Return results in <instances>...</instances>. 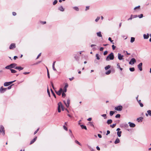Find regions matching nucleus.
<instances>
[{
	"label": "nucleus",
	"instance_id": "nucleus-28",
	"mask_svg": "<svg viewBox=\"0 0 151 151\" xmlns=\"http://www.w3.org/2000/svg\"><path fill=\"white\" fill-rule=\"evenodd\" d=\"M140 101H141V100H139V101L138 100V102L139 103V104L140 105V106L141 107H142L143 106V105L142 103L140 102Z\"/></svg>",
	"mask_w": 151,
	"mask_h": 151
},
{
	"label": "nucleus",
	"instance_id": "nucleus-58",
	"mask_svg": "<svg viewBox=\"0 0 151 151\" xmlns=\"http://www.w3.org/2000/svg\"><path fill=\"white\" fill-rule=\"evenodd\" d=\"M52 67L53 69V70H54L56 71V70L55 67V66H52Z\"/></svg>",
	"mask_w": 151,
	"mask_h": 151
},
{
	"label": "nucleus",
	"instance_id": "nucleus-63",
	"mask_svg": "<svg viewBox=\"0 0 151 151\" xmlns=\"http://www.w3.org/2000/svg\"><path fill=\"white\" fill-rule=\"evenodd\" d=\"M104 49V48L103 47H100V51H102Z\"/></svg>",
	"mask_w": 151,
	"mask_h": 151
},
{
	"label": "nucleus",
	"instance_id": "nucleus-41",
	"mask_svg": "<svg viewBox=\"0 0 151 151\" xmlns=\"http://www.w3.org/2000/svg\"><path fill=\"white\" fill-rule=\"evenodd\" d=\"M58 2V1L57 0H55L53 3V5H55Z\"/></svg>",
	"mask_w": 151,
	"mask_h": 151
},
{
	"label": "nucleus",
	"instance_id": "nucleus-33",
	"mask_svg": "<svg viewBox=\"0 0 151 151\" xmlns=\"http://www.w3.org/2000/svg\"><path fill=\"white\" fill-rule=\"evenodd\" d=\"M148 115L151 116V111L150 110H148L147 111Z\"/></svg>",
	"mask_w": 151,
	"mask_h": 151
},
{
	"label": "nucleus",
	"instance_id": "nucleus-36",
	"mask_svg": "<svg viewBox=\"0 0 151 151\" xmlns=\"http://www.w3.org/2000/svg\"><path fill=\"white\" fill-rule=\"evenodd\" d=\"M111 71L110 70H109L106 72L105 73L106 75H109L111 73Z\"/></svg>",
	"mask_w": 151,
	"mask_h": 151
},
{
	"label": "nucleus",
	"instance_id": "nucleus-32",
	"mask_svg": "<svg viewBox=\"0 0 151 151\" xmlns=\"http://www.w3.org/2000/svg\"><path fill=\"white\" fill-rule=\"evenodd\" d=\"M11 65H7V66H6L5 67V68L6 69H9L10 68H11Z\"/></svg>",
	"mask_w": 151,
	"mask_h": 151
},
{
	"label": "nucleus",
	"instance_id": "nucleus-31",
	"mask_svg": "<svg viewBox=\"0 0 151 151\" xmlns=\"http://www.w3.org/2000/svg\"><path fill=\"white\" fill-rule=\"evenodd\" d=\"M50 90H51V91L52 93V95H53V96H54L55 98H56V95H55V93H54V92H53V90H52V89H50Z\"/></svg>",
	"mask_w": 151,
	"mask_h": 151
},
{
	"label": "nucleus",
	"instance_id": "nucleus-43",
	"mask_svg": "<svg viewBox=\"0 0 151 151\" xmlns=\"http://www.w3.org/2000/svg\"><path fill=\"white\" fill-rule=\"evenodd\" d=\"M75 142L76 143L78 144L79 145H81V144L79 142H78L77 140H75Z\"/></svg>",
	"mask_w": 151,
	"mask_h": 151
},
{
	"label": "nucleus",
	"instance_id": "nucleus-49",
	"mask_svg": "<svg viewBox=\"0 0 151 151\" xmlns=\"http://www.w3.org/2000/svg\"><path fill=\"white\" fill-rule=\"evenodd\" d=\"M47 93L48 95H49V96L50 97V92L48 89V88H47Z\"/></svg>",
	"mask_w": 151,
	"mask_h": 151
},
{
	"label": "nucleus",
	"instance_id": "nucleus-18",
	"mask_svg": "<svg viewBox=\"0 0 151 151\" xmlns=\"http://www.w3.org/2000/svg\"><path fill=\"white\" fill-rule=\"evenodd\" d=\"M70 103V100L69 99H68L67 100V103L66 105V106L67 107H68L69 106V104Z\"/></svg>",
	"mask_w": 151,
	"mask_h": 151
},
{
	"label": "nucleus",
	"instance_id": "nucleus-53",
	"mask_svg": "<svg viewBox=\"0 0 151 151\" xmlns=\"http://www.w3.org/2000/svg\"><path fill=\"white\" fill-rule=\"evenodd\" d=\"M107 53L108 52L107 51H105L104 53V55H106L107 54Z\"/></svg>",
	"mask_w": 151,
	"mask_h": 151
},
{
	"label": "nucleus",
	"instance_id": "nucleus-38",
	"mask_svg": "<svg viewBox=\"0 0 151 151\" xmlns=\"http://www.w3.org/2000/svg\"><path fill=\"white\" fill-rule=\"evenodd\" d=\"M108 40L111 42L112 44H114V43L113 42V40H111V38L109 37V38Z\"/></svg>",
	"mask_w": 151,
	"mask_h": 151
},
{
	"label": "nucleus",
	"instance_id": "nucleus-16",
	"mask_svg": "<svg viewBox=\"0 0 151 151\" xmlns=\"http://www.w3.org/2000/svg\"><path fill=\"white\" fill-rule=\"evenodd\" d=\"M23 68L21 66H17L16 67V69L18 70L19 71L23 70Z\"/></svg>",
	"mask_w": 151,
	"mask_h": 151
},
{
	"label": "nucleus",
	"instance_id": "nucleus-57",
	"mask_svg": "<svg viewBox=\"0 0 151 151\" xmlns=\"http://www.w3.org/2000/svg\"><path fill=\"white\" fill-rule=\"evenodd\" d=\"M23 73L24 74H25V75H26V74H29V72H24Z\"/></svg>",
	"mask_w": 151,
	"mask_h": 151
},
{
	"label": "nucleus",
	"instance_id": "nucleus-34",
	"mask_svg": "<svg viewBox=\"0 0 151 151\" xmlns=\"http://www.w3.org/2000/svg\"><path fill=\"white\" fill-rule=\"evenodd\" d=\"M114 112L113 111H111L110 112V116H112L114 114Z\"/></svg>",
	"mask_w": 151,
	"mask_h": 151
},
{
	"label": "nucleus",
	"instance_id": "nucleus-42",
	"mask_svg": "<svg viewBox=\"0 0 151 151\" xmlns=\"http://www.w3.org/2000/svg\"><path fill=\"white\" fill-rule=\"evenodd\" d=\"M96 59L97 60H99L100 59V58L99 56V54H96Z\"/></svg>",
	"mask_w": 151,
	"mask_h": 151
},
{
	"label": "nucleus",
	"instance_id": "nucleus-24",
	"mask_svg": "<svg viewBox=\"0 0 151 151\" xmlns=\"http://www.w3.org/2000/svg\"><path fill=\"white\" fill-rule=\"evenodd\" d=\"M122 131H117V135L118 136L120 137L121 136V134L122 133Z\"/></svg>",
	"mask_w": 151,
	"mask_h": 151
},
{
	"label": "nucleus",
	"instance_id": "nucleus-52",
	"mask_svg": "<svg viewBox=\"0 0 151 151\" xmlns=\"http://www.w3.org/2000/svg\"><path fill=\"white\" fill-rule=\"evenodd\" d=\"M112 47L113 50H114L115 49L116 47L114 45H113L112 46Z\"/></svg>",
	"mask_w": 151,
	"mask_h": 151
},
{
	"label": "nucleus",
	"instance_id": "nucleus-2",
	"mask_svg": "<svg viewBox=\"0 0 151 151\" xmlns=\"http://www.w3.org/2000/svg\"><path fill=\"white\" fill-rule=\"evenodd\" d=\"M1 133H2L3 135H4L5 134L4 127L2 125L0 126V134H1Z\"/></svg>",
	"mask_w": 151,
	"mask_h": 151
},
{
	"label": "nucleus",
	"instance_id": "nucleus-48",
	"mask_svg": "<svg viewBox=\"0 0 151 151\" xmlns=\"http://www.w3.org/2000/svg\"><path fill=\"white\" fill-rule=\"evenodd\" d=\"M66 96V94L64 92H63V93H62V97L64 98Z\"/></svg>",
	"mask_w": 151,
	"mask_h": 151
},
{
	"label": "nucleus",
	"instance_id": "nucleus-10",
	"mask_svg": "<svg viewBox=\"0 0 151 151\" xmlns=\"http://www.w3.org/2000/svg\"><path fill=\"white\" fill-rule=\"evenodd\" d=\"M62 92L63 89L62 88H60L59 90L58 91H55V92L56 93V94L59 96H60L61 95V93Z\"/></svg>",
	"mask_w": 151,
	"mask_h": 151
},
{
	"label": "nucleus",
	"instance_id": "nucleus-5",
	"mask_svg": "<svg viewBox=\"0 0 151 151\" xmlns=\"http://www.w3.org/2000/svg\"><path fill=\"white\" fill-rule=\"evenodd\" d=\"M136 62V60L134 58H132L129 62V64L130 65H133Z\"/></svg>",
	"mask_w": 151,
	"mask_h": 151
},
{
	"label": "nucleus",
	"instance_id": "nucleus-54",
	"mask_svg": "<svg viewBox=\"0 0 151 151\" xmlns=\"http://www.w3.org/2000/svg\"><path fill=\"white\" fill-rule=\"evenodd\" d=\"M68 87V83H66L65 84V86H64V88H67Z\"/></svg>",
	"mask_w": 151,
	"mask_h": 151
},
{
	"label": "nucleus",
	"instance_id": "nucleus-40",
	"mask_svg": "<svg viewBox=\"0 0 151 151\" xmlns=\"http://www.w3.org/2000/svg\"><path fill=\"white\" fill-rule=\"evenodd\" d=\"M120 115L119 114H116L115 116V117L116 118H120Z\"/></svg>",
	"mask_w": 151,
	"mask_h": 151
},
{
	"label": "nucleus",
	"instance_id": "nucleus-13",
	"mask_svg": "<svg viewBox=\"0 0 151 151\" xmlns=\"http://www.w3.org/2000/svg\"><path fill=\"white\" fill-rule=\"evenodd\" d=\"M128 123L129 124V126L131 127H134L135 126V125L133 123L129 122Z\"/></svg>",
	"mask_w": 151,
	"mask_h": 151
},
{
	"label": "nucleus",
	"instance_id": "nucleus-30",
	"mask_svg": "<svg viewBox=\"0 0 151 151\" xmlns=\"http://www.w3.org/2000/svg\"><path fill=\"white\" fill-rule=\"evenodd\" d=\"M10 70L11 71V73H15L17 72V71L15 70L10 69Z\"/></svg>",
	"mask_w": 151,
	"mask_h": 151
},
{
	"label": "nucleus",
	"instance_id": "nucleus-37",
	"mask_svg": "<svg viewBox=\"0 0 151 151\" xmlns=\"http://www.w3.org/2000/svg\"><path fill=\"white\" fill-rule=\"evenodd\" d=\"M116 125V124H113L112 125H110V127H111L112 128H114V127H115Z\"/></svg>",
	"mask_w": 151,
	"mask_h": 151
},
{
	"label": "nucleus",
	"instance_id": "nucleus-15",
	"mask_svg": "<svg viewBox=\"0 0 151 151\" xmlns=\"http://www.w3.org/2000/svg\"><path fill=\"white\" fill-rule=\"evenodd\" d=\"M143 37L144 39H148L149 37V34L148 33L147 35L144 34L143 35Z\"/></svg>",
	"mask_w": 151,
	"mask_h": 151
},
{
	"label": "nucleus",
	"instance_id": "nucleus-4",
	"mask_svg": "<svg viewBox=\"0 0 151 151\" xmlns=\"http://www.w3.org/2000/svg\"><path fill=\"white\" fill-rule=\"evenodd\" d=\"M58 111L60 113L61 112L60 108L62 107V104L61 102H59L58 103Z\"/></svg>",
	"mask_w": 151,
	"mask_h": 151
},
{
	"label": "nucleus",
	"instance_id": "nucleus-47",
	"mask_svg": "<svg viewBox=\"0 0 151 151\" xmlns=\"http://www.w3.org/2000/svg\"><path fill=\"white\" fill-rule=\"evenodd\" d=\"M100 17H97V18L95 19V21L96 22H97L99 20V19Z\"/></svg>",
	"mask_w": 151,
	"mask_h": 151
},
{
	"label": "nucleus",
	"instance_id": "nucleus-26",
	"mask_svg": "<svg viewBox=\"0 0 151 151\" xmlns=\"http://www.w3.org/2000/svg\"><path fill=\"white\" fill-rule=\"evenodd\" d=\"M74 58L76 60L78 61L79 60V57L77 55H76L74 56Z\"/></svg>",
	"mask_w": 151,
	"mask_h": 151
},
{
	"label": "nucleus",
	"instance_id": "nucleus-22",
	"mask_svg": "<svg viewBox=\"0 0 151 151\" xmlns=\"http://www.w3.org/2000/svg\"><path fill=\"white\" fill-rule=\"evenodd\" d=\"M97 36L99 37H102V35L101 34V32H98L97 33Z\"/></svg>",
	"mask_w": 151,
	"mask_h": 151
},
{
	"label": "nucleus",
	"instance_id": "nucleus-56",
	"mask_svg": "<svg viewBox=\"0 0 151 151\" xmlns=\"http://www.w3.org/2000/svg\"><path fill=\"white\" fill-rule=\"evenodd\" d=\"M117 68H119L120 67L119 64V63L117 64Z\"/></svg>",
	"mask_w": 151,
	"mask_h": 151
},
{
	"label": "nucleus",
	"instance_id": "nucleus-64",
	"mask_svg": "<svg viewBox=\"0 0 151 151\" xmlns=\"http://www.w3.org/2000/svg\"><path fill=\"white\" fill-rule=\"evenodd\" d=\"M89 6H87L86 7V10H87L89 9Z\"/></svg>",
	"mask_w": 151,
	"mask_h": 151
},
{
	"label": "nucleus",
	"instance_id": "nucleus-12",
	"mask_svg": "<svg viewBox=\"0 0 151 151\" xmlns=\"http://www.w3.org/2000/svg\"><path fill=\"white\" fill-rule=\"evenodd\" d=\"M16 46L15 44L14 43L11 44L9 46V48L10 49H12L15 48Z\"/></svg>",
	"mask_w": 151,
	"mask_h": 151
},
{
	"label": "nucleus",
	"instance_id": "nucleus-14",
	"mask_svg": "<svg viewBox=\"0 0 151 151\" xmlns=\"http://www.w3.org/2000/svg\"><path fill=\"white\" fill-rule=\"evenodd\" d=\"M11 65V68H14L16 69V66L17 64L16 63H12L10 64Z\"/></svg>",
	"mask_w": 151,
	"mask_h": 151
},
{
	"label": "nucleus",
	"instance_id": "nucleus-55",
	"mask_svg": "<svg viewBox=\"0 0 151 151\" xmlns=\"http://www.w3.org/2000/svg\"><path fill=\"white\" fill-rule=\"evenodd\" d=\"M110 133V131L109 130H107V133L106 134V135H107L108 134H109Z\"/></svg>",
	"mask_w": 151,
	"mask_h": 151
},
{
	"label": "nucleus",
	"instance_id": "nucleus-45",
	"mask_svg": "<svg viewBox=\"0 0 151 151\" xmlns=\"http://www.w3.org/2000/svg\"><path fill=\"white\" fill-rule=\"evenodd\" d=\"M67 91V88H63V92L65 93Z\"/></svg>",
	"mask_w": 151,
	"mask_h": 151
},
{
	"label": "nucleus",
	"instance_id": "nucleus-8",
	"mask_svg": "<svg viewBox=\"0 0 151 151\" xmlns=\"http://www.w3.org/2000/svg\"><path fill=\"white\" fill-rule=\"evenodd\" d=\"M142 63H140L138 65L137 67L141 71L142 70Z\"/></svg>",
	"mask_w": 151,
	"mask_h": 151
},
{
	"label": "nucleus",
	"instance_id": "nucleus-29",
	"mask_svg": "<svg viewBox=\"0 0 151 151\" xmlns=\"http://www.w3.org/2000/svg\"><path fill=\"white\" fill-rule=\"evenodd\" d=\"M135 40V38L133 37H131V38L130 42L131 43L133 42Z\"/></svg>",
	"mask_w": 151,
	"mask_h": 151
},
{
	"label": "nucleus",
	"instance_id": "nucleus-44",
	"mask_svg": "<svg viewBox=\"0 0 151 151\" xmlns=\"http://www.w3.org/2000/svg\"><path fill=\"white\" fill-rule=\"evenodd\" d=\"M106 114H103L101 115V116L104 117V119H106Z\"/></svg>",
	"mask_w": 151,
	"mask_h": 151
},
{
	"label": "nucleus",
	"instance_id": "nucleus-61",
	"mask_svg": "<svg viewBox=\"0 0 151 151\" xmlns=\"http://www.w3.org/2000/svg\"><path fill=\"white\" fill-rule=\"evenodd\" d=\"M12 85L9 86L8 87L7 89H10L12 88Z\"/></svg>",
	"mask_w": 151,
	"mask_h": 151
},
{
	"label": "nucleus",
	"instance_id": "nucleus-46",
	"mask_svg": "<svg viewBox=\"0 0 151 151\" xmlns=\"http://www.w3.org/2000/svg\"><path fill=\"white\" fill-rule=\"evenodd\" d=\"M139 18H142L143 17V15L142 14H141L140 15H139L138 16Z\"/></svg>",
	"mask_w": 151,
	"mask_h": 151
},
{
	"label": "nucleus",
	"instance_id": "nucleus-9",
	"mask_svg": "<svg viewBox=\"0 0 151 151\" xmlns=\"http://www.w3.org/2000/svg\"><path fill=\"white\" fill-rule=\"evenodd\" d=\"M118 58L119 60H121L123 59L124 56L122 55L121 54L119 53L118 54Z\"/></svg>",
	"mask_w": 151,
	"mask_h": 151
},
{
	"label": "nucleus",
	"instance_id": "nucleus-11",
	"mask_svg": "<svg viewBox=\"0 0 151 151\" xmlns=\"http://www.w3.org/2000/svg\"><path fill=\"white\" fill-rule=\"evenodd\" d=\"M137 17V15H133L132 14L131 15L130 17L128 19V20H131L132 19V18H136Z\"/></svg>",
	"mask_w": 151,
	"mask_h": 151
},
{
	"label": "nucleus",
	"instance_id": "nucleus-17",
	"mask_svg": "<svg viewBox=\"0 0 151 151\" xmlns=\"http://www.w3.org/2000/svg\"><path fill=\"white\" fill-rule=\"evenodd\" d=\"M37 137H36L34 138L30 142V144H32L37 139Z\"/></svg>",
	"mask_w": 151,
	"mask_h": 151
},
{
	"label": "nucleus",
	"instance_id": "nucleus-50",
	"mask_svg": "<svg viewBox=\"0 0 151 151\" xmlns=\"http://www.w3.org/2000/svg\"><path fill=\"white\" fill-rule=\"evenodd\" d=\"M63 128L65 130H66V131H67L68 130V128H67L66 126H65V125H64L63 126Z\"/></svg>",
	"mask_w": 151,
	"mask_h": 151
},
{
	"label": "nucleus",
	"instance_id": "nucleus-1",
	"mask_svg": "<svg viewBox=\"0 0 151 151\" xmlns=\"http://www.w3.org/2000/svg\"><path fill=\"white\" fill-rule=\"evenodd\" d=\"M114 58V54L113 52L110 53L106 58V61H109L110 60H113Z\"/></svg>",
	"mask_w": 151,
	"mask_h": 151
},
{
	"label": "nucleus",
	"instance_id": "nucleus-35",
	"mask_svg": "<svg viewBox=\"0 0 151 151\" xmlns=\"http://www.w3.org/2000/svg\"><path fill=\"white\" fill-rule=\"evenodd\" d=\"M134 68H129V70L131 72H133L134 70Z\"/></svg>",
	"mask_w": 151,
	"mask_h": 151
},
{
	"label": "nucleus",
	"instance_id": "nucleus-27",
	"mask_svg": "<svg viewBox=\"0 0 151 151\" xmlns=\"http://www.w3.org/2000/svg\"><path fill=\"white\" fill-rule=\"evenodd\" d=\"M111 67V66L109 65H107L105 67V69L106 70H107Z\"/></svg>",
	"mask_w": 151,
	"mask_h": 151
},
{
	"label": "nucleus",
	"instance_id": "nucleus-25",
	"mask_svg": "<svg viewBox=\"0 0 151 151\" xmlns=\"http://www.w3.org/2000/svg\"><path fill=\"white\" fill-rule=\"evenodd\" d=\"M81 127L82 129H84L85 130L87 129V128L86 126L83 125H81Z\"/></svg>",
	"mask_w": 151,
	"mask_h": 151
},
{
	"label": "nucleus",
	"instance_id": "nucleus-60",
	"mask_svg": "<svg viewBox=\"0 0 151 151\" xmlns=\"http://www.w3.org/2000/svg\"><path fill=\"white\" fill-rule=\"evenodd\" d=\"M12 15L13 16H15L16 15V12H12Z\"/></svg>",
	"mask_w": 151,
	"mask_h": 151
},
{
	"label": "nucleus",
	"instance_id": "nucleus-62",
	"mask_svg": "<svg viewBox=\"0 0 151 151\" xmlns=\"http://www.w3.org/2000/svg\"><path fill=\"white\" fill-rule=\"evenodd\" d=\"M41 53H40V54H38V56L36 58V59H37L39 58V57L41 55Z\"/></svg>",
	"mask_w": 151,
	"mask_h": 151
},
{
	"label": "nucleus",
	"instance_id": "nucleus-51",
	"mask_svg": "<svg viewBox=\"0 0 151 151\" xmlns=\"http://www.w3.org/2000/svg\"><path fill=\"white\" fill-rule=\"evenodd\" d=\"M39 130V128H38L34 132V134H36L37 133V132Z\"/></svg>",
	"mask_w": 151,
	"mask_h": 151
},
{
	"label": "nucleus",
	"instance_id": "nucleus-6",
	"mask_svg": "<svg viewBox=\"0 0 151 151\" xmlns=\"http://www.w3.org/2000/svg\"><path fill=\"white\" fill-rule=\"evenodd\" d=\"M115 109L117 111H121L122 109V106H119L117 107H116Z\"/></svg>",
	"mask_w": 151,
	"mask_h": 151
},
{
	"label": "nucleus",
	"instance_id": "nucleus-23",
	"mask_svg": "<svg viewBox=\"0 0 151 151\" xmlns=\"http://www.w3.org/2000/svg\"><path fill=\"white\" fill-rule=\"evenodd\" d=\"M143 118L142 117H140L137 119V120L138 122H142Z\"/></svg>",
	"mask_w": 151,
	"mask_h": 151
},
{
	"label": "nucleus",
	"instance_id": "nucleus-20",
	"mask_svg": "<svg viewBox=\"0 0 151 151\" xmlns=\"http://www.w3.org/2000/svg\"><path fill=\"white\" fill-rule=\"evenodd\" d=\"M120 142V140L118 138H117L115 141L114 143L115 144H117L119 143Z\"/></svg>",
	"mask_w": 151,
	"mask_h": 151
},
{
	"label": "nucleus",
	"instance_id": "nucleus-7",
	"mask_svg": "<svg viewBox=\"0 0 151 151\" xmlns=\"http://www.w3.org/2000/svg\"><path fill=\"white\" fill-rule=\"evenodd\" d=\"M7 90V88H3V86L1 87L0 89V92L1 93H3Z\"/></svg>",
	"mask_w": 151,
	"mask_h": 151
},
{
	"label": "nucleus",
	"instance_id": "nucleus-3",
	"mask_svg": "<svg viewBox=\"0 0 151 151\" xmlns=\"http://www.w3.org/2000/svg\"><path fill=\"white\" fill-rule=\"evenodd\" d=\"M16 81L14 80L13 81H10L9 82H6L4 83V86H9L11 84H12L14 82Z\"/></svg>",
	"mask_w": 151,
	"mask_h": 151
},
{
	"label": "nucleus",
	"instance_id": "nucleus-39",
	"mask_svg": "<svg viewBox=\"0 0 151 151\" xmlns=\"http://www.w3.org/2000/svg\"><path fill=\"white\" fill-rule=\"evenodd\" d=\"M73 8L76 10L78 11L79 10V9L78 7L77 6L74 7Z\"/></svg>",
	"mask_w": 151,
	"mask_h": 151
},
{
	"label": "nucleus",
	"instance_id": "nucleus-21",
	"mask_svg": "<svg viewBox=\"0 0 151 151\" xmlns=\"http://www.w3.org/2000/svg\"><path fill=\"white\" fill-rule=\"evenodd\" d=\"M58 9L62 12L64 11V9L62 6H60L59 8Z\"/></svg>",
	"mask_w": 151,
	"mask_h": 151
},
{
	"label": "nucleus",
	"instance_id": "nucleus-59",
	"mask_svg": "<svg viewBox=\"0 0 151 151\" xmlns=\"http://www.w3.org/2000/svg\"><path fill=\"white\" fill-rule=\"evenodd\" d=\"M98 137L100 138H101L102 137V136L101 134H98Z\"/></svg>",
	"mask_w": 151,
	"mask_h": 151
},
{
	"label": "nucleus",
	"instance_id": "nucleus-19",
	"mask_svg": "<svg viewBox=\"0 0 151 151\" xmlns=\"http://www.w3.org/2000/svg\"><path fill=\"white\" fill-rule=\"evenodd\" d=\"M112 122V120L111 119H109L107 121V123L108 124H111Z\"/></svg>",
	"mask_w": 151,
	"mask_h": 151
}]
</instances>
